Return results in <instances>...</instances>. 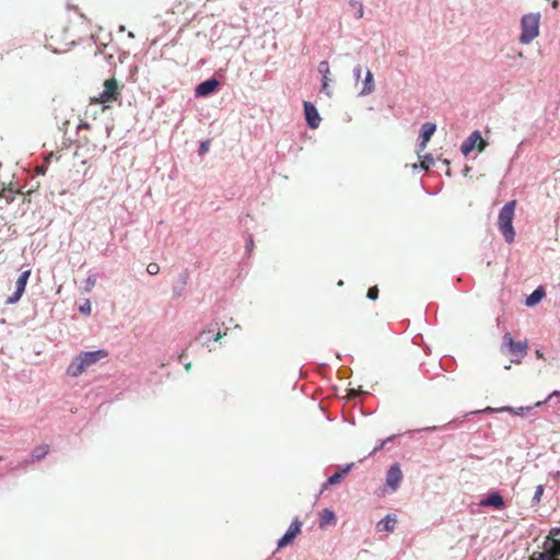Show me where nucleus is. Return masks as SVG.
Segmentation results:
<instances>
[{"label":"nucleus","mask_w":560,"mask_h":560,"mask_svg":"<svg viewBox=\"0 0 560 560\" xmlns=\"http://www.w3.org/2000/svg\"><path fill=\"white\" fill-rule=\"evenodd\" d=\"M560 392L555 390L552 392L546 400L537 401L534 406H527V407H511V406H504L502 410L504 412H510L516 416H525L527 415L533 408L542 406L547 400L551 399L555 396H559Z\"/></svg>","instance_id":"nucleus-13"},{"label":"nucleus","mask_w":560,"mask_h":560,"mask_svg":"<svg viewBox=\"0 0 560 560\" xmlns=\"http://www.w3.org/2000/svg\"><path fill=\"white\" fill-rule=\"evenodd\" d=\"M302 528V522L294 517L292 523L290 524L289 528L285 530V533L278 539L277 546L279 549L284 548L292 544L296 536L301 533Z\"/></svg>","instance_id":"nucleus-8"},{"label":"nucleus","mask_w":560,"mask_h":560,"mask_svg":"<svg viewBox=\"0 0 560 560\" xmlns=\"http://www.w3.org/2000/svg\"><path fill=\"white\" fill-rule=\"evenodd\" d=\"M30 276H31V270H25L19 276V278L15 281L14 292L12 295H10L7 299V302H5L7 304H14L21 299V296L25 292V288H26L28 279H30Z\"/></svg>","instance_id":"nucleus-10"},{"label":"nucleus","mask_w":560,"mask_h":560,"mask_svg":"<svg viewBox=\"0 0 560 560\" xmlns=\"http://www.w3.org/2000/svg\"><path fill=\"white\" fill-rule=\"evenodd\" d=\"M541 553H547L550 559L560 557V527L550 529L546 537L545 550Z\"/></svg>","instance_id":"nucleus-6"},{"label":"nucleus","mask_w":560,"mask_h":560,"mask_svg":"<svg viewBox=\"0 0 560 560\" xmlns=\"http://www.w3.org/2000/svg\"><path fill=\"white\" fill-rule=\"evenodd\" d=\"M119 31H120V32H124V31H125V26H124V25H120V26H119Z\"/></svg>","instance_id":"nucleus-51"},{"label":"nucleus","mask_w":560,"mask_h":560,"mask_svg":"<svg viewBox=\"0 0 560 560\" xmlns=\"http://www.w3.org/2000/svg\"><path fill=\"white\" fill-rule=\"evenodd\" d=\"M420 159H421L420 164H413L412 168L415 171H417V170L428 171L431 167V165L433 164L432 154L428 153L423 156H420Z\"/></svg>","instance_id":"nucleus-22"},{"label":"nucleus","mask_w":560,"mask_h":560,"mask_svg":"<svg viewBox=\"0 0 560 560\" xmlns=\"http://www.w3.org/2000/svg\"><path fill=\"white\" fill-rule=\"evenodd\" d=\"M79 312L83 315H90L91 314V305L90 302L86 301L83 305L79 307Z\"/></svg>","instance_id":"nucleus-35"},{"label":"nucleus","mask_w":560,"mask_h":560,"mask_svg":"<svg viewBox=\"0 0 560 560\" xmlns=\"http://www.w3.org/2000/svg\"><path fill=\"white\" fill-rule=\"evenodd\" d=\"M366 298L371 301H375L378 298L377 287H372L368 290Z\"/></svg>","instance_id":"nucleus-33"},{"label":"nucleus","mask_w":560,"mask_h":560,"mask_svg":"<svg viewBox=\"0 0 560 560\" xmlns=\"http://www.w3.org/2000/svg\"><path fill=\"white\" fill-rule=\"evenodd\" d=\"M375 89L373 73L368 69L363 81V86L359 95L364 96L371 94Z\"/></svg>","instance_id":"nucleus-19"},{"label":"nucleus","mask_w":560,"mask_h":560,"mask_svg":"<svg viewBox=\"0 0 560 560\" xmlns=\"http://www.w3.org/2000/svg\"><path fill=\"white\" fill-rule=\"evenodd\" d=\"M45 172H46V166H40V167H38V170H37V173H38V174H40V175H44V174H45Z\"/></svg>","instance_id":"nucleus-44"},{"label":"nucleus","mask_w":560,"mask_h":560,"mask_svg":"<svg viewBox=\"0 0 560 560\" xmlns=\"http://www.w3.org/2000/svg\"><path fill=\"white\" fill-rule=\"evenodd\" d=\"M335 520H336V515L332 510L327 509V508L323 509L319 512V522H318L319 528H322V529L326 528Z\"/></svg>","instance_id":"nucleus-20"},{"label":"nucleus","mask_w":560,"mask_h":560,"mask_svg":"<svg viewBox=\"0 0 560 560\" xmlns=\"http://www.w3.org/2000/svg\"><path fill=\"white\" fill-rule=\"evenodd\" d=\"M470 171V168L468 166L465 167L464 170V175H467V173Z\"/></svg>","instance_id":"nucleus-47"},{"label":"nucleus","mask_w":560,"mask_h":560,"mask_svg":"<svg viewBox=\"0 0 560 560\" xmlns=\"http://www.w3.org/2000/svg\"><path fill=\"white\" fill-rule=\"evenodd\" d=\"M213 330L212 329H208V330H202L199 332L197 339L202 343V345H208L209 341L212 339L210 337V334H212Z\"/></svg>","instance_id":"nucleus-27"},{"label":"nucleus","mask_w":560,"mask_h":560,"mask_svg":"<svg viewBox=\"0 0 560 560\" xmlns=\"http://www.w3.org/2000/svg\"><path fill=\"white\" fill-rule=\"evenodd\" d=\"M96 284V277L94 275L89 276L85 279V291H91Z\"/></svg>","instance_id":"nucleus-29"},{"label":"nucleus","mask_w":560,"mask_h":560,"mask_svg":"<svg viewBox=\"0 0 560 560\" xmlns=\"http://www.w3.org/2000/svg\"><path fill=\"white\" fill-rule=\"evenodd\" d=\"M397 523L396 515L387 514L377 523V529L380 532H394L395 525Z\"/></svg>","instance_id":"nucleus-17"},{"label":"nucleus","mask_w":560,"mask_h":560,"mask_svg":"<svg viewBox=\"0 0 560 560\" xmlns=\"http://www.w3.org/2000/svg\"><path fill=\"white\" fill-rule=\"evenodd\" d=\"M443 163H444L445 165H450V161H448V160H444V161H443Z\"/></svg>","instance_id":"nucleus-53"},{"label":"nucleus","mask_w":560,"mask_h":560,"mask_svg":"<svg viewBox=\"0 0 560 560\" xmlns=\"http://www.w3.org/2000/svg\"><path fill=\"white\" fill-rule=\"evenodd\" d=\"M361 73H362V68L360 65L355 66L353 68V78L355 80V82H358L361 78Z\"/></svg>","instance_id":"nucleus-37"},{"label":"nucleus","mask_w":560,"mask_h":560,"mask_svg":"<svg viewBox=\"0 0 560 560\" xmlns=\"http://www.w3.org/2000/svg\"><path fill=\"white\" fill-rule=\"evenodd\" d=\"M245 247H246V252H247L248 254H250V253H252V250H253V248H254V240H253V237H252V236H249V237L247 238V241H246V246H245Z\"/></svg>","instance_id":"nucleus-38"},{"label":"nucleus","mask_w":560,"mask_h":560,"mask_svg":"<svg viewBox=\"0 0 560 560\" xmlns=\"http://www.w3.org/2000/svg\"><path fill=\"white\" fill-rule=\"evenodd\" d=\"M536 355H537L538 358H541V357H542V353L540 352V350H537V351H536Z\"/></svg>","instance_id":"nucleus-48"},{"label":"nucleus","mask_w":560,"mask_h":560,"mask_svg":"<svg viewBox=\"0 0 560 560\" xmlns=\"http://www.w3.org/2000/svg\"><path fill=\"white\" fill-rule=\"evenodd\" d=\"M147 271L151 276H155L160 272V266L156 262H150L147 266Z\"/></svg>","instance_id":"nucleus-31"},{"label":"nucleus","mask_w":560,"mask_h":560,"mask_svg":"<svg viewBox=\"0 0 560 560\" xmlns=\"http://www.w3.org/2000/svg\"><path fill=\"white\" fill-rule=\"evenodd\" d=\"M540 13H527L521 20V44H529L539 34Z\"/></svg>","instance_id":"nucleus-3"},{"label":"nucleus","mask_w":560,"mask_h":560,"mask_svg":"<svg viewBox=\"0 0 560 560\" xmlns=\"http://www.w3.org/2000/svg\"><path fill=\"white\" fill-rule=\"evenodd\" d=\"M349 7L354 10L355 19H361L364 13L363 4L358 0H349Z\"/></svg>","instance_id":"nucleus-23"},{"label":"nucleus","mask_w":560,"mask_h":560,"mask_svg":"<svg viewBox=\"0 0 560 560\" xmlns=\"http://www.w3.org/2000/svg\"><path fill=\"white\" fill-rule=\"evenodd\" d=\"M329 81L330 80H322V91L327 95V96H331L332 95V91L330 89V85H329Z\"/></svg>","instance_id":"nucleus-34"},{"label":"nucleus","mask_w":560,"mask_h":560,"mask_svg":"<svg viewBox=\"0 0 560 560\" xmlns=\"http://www.w3.org/2000/svg\"><path fill=\"white\" fill-rule=\"evenodd\" d=\"M402 480V471L398 463H394L386 471L385 485L392 492H395Z\"/></svg>","instance_id":"nucleus-9"},{"label":"nucleus","mask_w":560,"mask_h":560,"mask_svg":"<svg viewBox=\"0 0 560 560\" xmlns=\"http://www.w3.org/2000/svg\"><path fill=\"white\" fill-rule=\"evenodd\" d=\"M303 107H304V116H305L307 126L311 129H316L320 122V116H319V113H318L316 106L313 103L305 101L303 104Z\"/></svg>","instance_id":"nucleus-12"},{"label":"nucleus","mask_w":560,"mask_h":560,"mask_svg":"<svg viewBox=\"0 0 560 560\" xmlns=\"http://www.w3.org/2000/svg\"><path fill=\"white\" fill-rule=\"evenodd\" d=\"M338 285H343V281L339 280Z\"/></svg>","instance_id":"nucleus-54"},{"label":"nucleus","mask_w":560,"mask_h":560,"mask_svg":"<svg viewBox=\"0 0 560 560\" xmlns=\"http://www.w3.org/2000/svg\"><path fill=\"white\" fill-rule=\"evenodd\" d=\"M0 196L2 198H5L7 202L8 203H11L14 201V196H15V191H13L12 189H8V190H3Z\"/></svg>","instance_id":"nucleus-28"},{"label":"nucleus","mask_w":560,"mask_h":560,"mask_svg":"<svg viewBox=\"0 0 560 560\" xmlns=\"http://www.w3.org/2000/svg\"><path fill=\"white\" fill-rule=\"evenodd\" d=\"M528 560H560V557L556 559H550V557L547 553H534L529 557Z\"/></svg>","instance_id":"nucleus-32"},{"label":"nucleus","mask_w":560,"mask_h":560,"mask_svg":"<svg viewBox=\"0 0 560 560\" xmlns=\"http://www.w3.org/2000/svg\"><path fill=\"white\" fill-rule=\"evenodd\" d=\"M436 429H438V428L433 425V427H427V428L420 429V430H418V431H419V432H421V431H435Z\"/></svg>","instance_id":"nucleus-43"},{"label":"nucleus","mask_w":560,"mask_h":560,"mask_svg":"<svg viewBox=\"0 0 560 560\" xmlns=\"http://www.w3.org/2000/svg\"><path fill=\"white\" fill-rule=\"evenodd\" d=\"M480 504L483 506H491L498 510L504 509L505 506L502 495L497 491L488 494L487 498L481 500Z\"/></svg>","instance_id":"nucleus-15"},{"label":"nucleus","mask_w":560,"mask_h":560,"mask_svg":"<svg viewBox=\"0 0 560 560\" xmlns=\"http://www.w3.org/2000/svg\"><path fill=\"white\" fill-rule=\"evenodd\" d=\"M502 348H506L513 357L512 362H518L527 353L526 341H515L510 332L503 336Z\"/></svg>","instance_id":"nucleus-5"},{"label":"nucleus","mask_w":560,"mask_h":560,"mask_svg":"<svg viewBox=\"0 0 560 560\" xmlns=\"http://www.w3.org/2000/svg\"><path fill=\"white\" fill-rule=\"evenodd\" d=\"M486 145L487 143L482 139L481 132L479 130H475L463 141L460 152L464 155H468L476 147L478 151L481 152Z\"/></svg>","instance_id":"nucleus-7"},{"label":"nucleus","mask_w":560,"mask_h":560,"mask_svg":"<svg viewBox=\"0 0 560 560\" xmlns=\"http://www.w3.org/2000/svg\"><path fill=\"white\" fill-rule=\"evenodd\" d=\"M128 37L133 38V37H135L133 33H132V32H129V33H128Z\"/></svg>","instance_id":"nucleus-49"},{"label":"nucleus","mask_w":560,"mask_h":560,"mask_svg":"<svg viewBox=\"0 0 560 560\" xmlns=\"http://www.w3.org/2000/svg\"><path fill=\"white\" fill-rule=\"evenodd\" d=\"M544 491H545V486L544 485H538L535 489V493L532 498V506H536L539 504L540 500H541V497L544 494Z\"/></svg>","instance_id":"nucleus-26"},{"label":"nucleus","mask_w":560,"mask_h":560,"mask_svg":"<svg viewBox=\"0 0 560 560\" xmlns=\"http://www.w3.org/2000/svg\"><path fill=\"white\" fill-rule=\"evenodd\" d=\"M185 354H186V350H183L182 353L179 354V358H183Z\"/></svg>","instance_id":"nucleus-50"},{"label":"nucleus","mask_w":560,"mask_h":560,"mask_svg":"<svg viewBox=\"0 0 560 560\" xmlns=\"http://www.w3.org/2000/svg\"><path fill=\"white\" fill-rule=\"evenodd\" d=\"M516 200L508 201L500 210L498 224L499 229L506 243L511 244L515 238V231L513 226V218L515 211Z\"/></svg>","instance_id":"nucleus-2"},{"label":"nucleus","mask_w":560,"mask_h":560,"mask_svg":"<svg viewBox=\"0 0 560 560\" xmlns=\"http://www.w3.org/2000/svg\"><path fill=\"white\" fill-rule=\"evenodd\" d=\"M224 335H226V332L221 334L220 331H218V332H217V334H214L211 338H212V340H214V341H219V340H221V338H222Z\"/></svg>","instance_id":"nucleus-41"},{"label":"nucleus","mask_w":560,"mask_h":560,"mask_svg":"<svg viewBox=\"0 0 560 560\" xmlns=\"http://www.w3.org/2000/svg\"><path fill=\"white\" fill-rule=\"evenodd\" d=\"M436 130V125L434 122H424L421 126L419 139H422L423 141H430L431 137Z\"/></svg>","instance_id":"nucleus-21"},{"label":"nucleus","mask_w":560,"mask_h":560,"mask_svg":"<svg viewBox=\"0 0 560 560\" xmlns=\"http://www.w3.org/2000/svg\"><path fill=\"white\" fill-rule=\"evenodd\" d=\"M119 85L116 79H108L104 82V90L97 97L95 103L102 104L104 108L109 107V103L117 101L119 97Z\"/></svg>","instance_id":"nucleus-4"},{"label":"nucleus","mask_w":560,"mask_h":560,"mask_svg":"<svg viewBox=\"0 0 560 560\" xmlns=\"http://www.w3.org/2000/svg\"><path fill=\"white\" fill-rule=\"evenodd\" d=\"M220 85V81L217 78H209L200 82L195 89L196 97H206L212 94Z\"/></svg>","instance_id":"nucleus-11"},{"label":"nucleus","mask_w":560,"mask_h":560,"mask_svg":"<svg viewBox=\"0 0 560 560\" xmlns=\"http://www.w3.org/2000/svg\"><path fill=\"white\" fill-rule=\"evenodd\" d=\"M502 409H503V407H500V408L486 407L485 409L474 411L472 413H479V412H483V413H501V412H504V410H502Z\"/></svg>","instance_id":"nucleus-30"},{"label":"nucleus","mask_w":560,"mask_h":560,"mask_svg":"<svg viewBox=\"0 0 560 560\" xmlns=\"http://www.w3.org/2000/svg\"><path fill=\"white\" fill-rule=\"evenodd\" d=\"M190 369H191V363H190V362L186 363V364H185V370H186L187 372H189V371H190Z\"/></svg>","instance_id":"nucleus-45"},{"label":"nucleus","mask_w":560,"mask_h":560,"mask_svg":"<svg viewBox=\"0 0 560 560\" xmlns=\"http://www.w3.org/2000/svg\"><path fill=\"white\" fill-rule=\"evenodd\" d=\"M558 5V1H553L552 7L556 8Z\"/></svg>","instance_id":"nucleus-52"},{"label":"nucleus","mask_w":560,"mask_h":560,"mask_svg":"<svg viewBox=\"0 0 560 560\" xmlns=\"http://www.w3.org/2000/svg\"><path fill=\"white\" fill-rule=\"evenodd\" d=\"M188 278H189L188 272L183 271L182 273H179L178 278L175 280V282L172 287V294H173L174 300H177L183 295V293L187 287Z\"/></svg>","instance_id":"nucleus-14"},{"label":"nucleus","mask_w":560,"mask_h":560,"mask_svg":"<svg viewBox=\"0 0 560 560\" xmlns=\"http://www.w3.org/2000/svg\"><path fill=\"white\" fill-rule=\"evenodd\" d=\"M82 127H83V128H88V127H89V125H88L86 122H85V124H81V125H79V128H82Z\"/></svg>","instance_id":"nucleus-46"},{"label":"nucleus","mask_w":560,"mask_h":560,"mask_svg":"<svg viewBox=\"0 0 560 560\" xmlns=\"http://www.w3.org/2000/svg\"><path fill=\"white\" fill-rule=\"evenodd\" d=\"M428 142L429 141H423L422 139H419V143H418L419 151H422L427 147Z\"/></svg>","instance_id":"nucleus-40"},{"label":"nucleus","mask_w":560,"mask_h":560,"mask_svg":"<svg viewBox=\"0 0 560 560\" xmlns=\"http://www.w3.org/2000/svg\"><path fill=\"white\" fill-rule=\"evenodd\" d=\"M545 295V289L542 287H538L529 295L526 296L525 305L528 307H533L540 303Z\"/></svg>","instance_id":"nucleus-18"},{"label":"nucleus","mask_w":560,"mask_h":560,"mask_svg":"<svg viewBox=\"0 0 560 560\" xmlns=\"http://www.w3.org/2000/svg\"><path fill=\"white\" fill-rule=\"evenodd\" d=\"M395 438H396V435H390V436L386 438V439H385L384 441H382V442L386 445L387 443L393 442V441L395 440Z\"/></svg>","instance_id":"nucleus-42"},{"label":"nucleus","mask_w":560,"mask_h":560,"mask_svg":"<svg viewBox=\"0 0 560 560\" xmlns=\"http://www.w3.org/2000/svg\"><path fill=\"white\" fill-rule=\"evenodd\" d=\"M318 73L320 74L322 80H330L329 79L330 70H329L328 61L323 60V61L319 62V65H318Z\"/></svg>","instance_id":"nucleus-24"},{"label":"nucleus","mask_w":560,"mask_h":560,"mask_svg":"<svg viewBox=\"0 0 560 560\" xmlns=\"http://www.w3.org/2000/svg\"><path fill=\"white\" fill-rule=\"evenodd\" d=\"M209 145H210V144H209V141H208V140H207V141H202V142H200V145H199V148H198V153H199L200 155H202V154H205L206 152H208V150H209Z\"/></svg>","instance_id":"nucleus-36"},{"label":"nucleus","mask_w":560,"mask_h":560,"mask_svg":"<svg viewBox=\"0 0 560 560\" xmlns=\"http://www.w3.org/2000/svg\"><path fill=\"white\" fill-rule=\"evenodd\" d=\"M385 446V444L383 442H381L377 446H375L373 448V451L370 453V455H374L376 454L377 452H380L383 447Z\"/></svg>","instance_id":"nucleus-39"},{"label":"nucleus","mask_w":560,"mask_h":560,"mask_svg":"<svg viewBox=\"0 0 560 560\" xmlns=\"http://www.w3.org/2000/svg\"><path fill=\"white\" fill-rule=\"evenodd\" d=\"M353 464H347L341 470L334 472L323 485V489L327 486H334L339 483L342 478L352 469Z\"/></svg>","instance_id":"nucleus-16"},{"label":"nucleus","mask_w":560,"mask_h":560,"mask_svg":"<svg viewBox=\"0 0 560 560\" xmlns=\"http://www.w3.org/2000/svg\"><path fill=\"white\" fill-rule=\"evenodd\" d=\"M108 351L105 349H97L93 351H83L75 355L67 368V374L72 377L80 376L88 368L94 365L100 360L105 359Z\"/></svg>","instance_id":"nucleus-1"},{"label":"nucleus","mask_w":560,"mask_h":560,"mask_svg":"<svg viewBox=\"0 0 560 560\" xmlns=\"http://www.w3.org/2000/svg\"><path fill=\"white\" fill-rule=\"evenodd\" d=\"M48 452L49 446L47 444H43L33 451L32 456L35 459H42L48 454Z\"/></svg>","instance_id":"nucleus-25"}]
</instances>
